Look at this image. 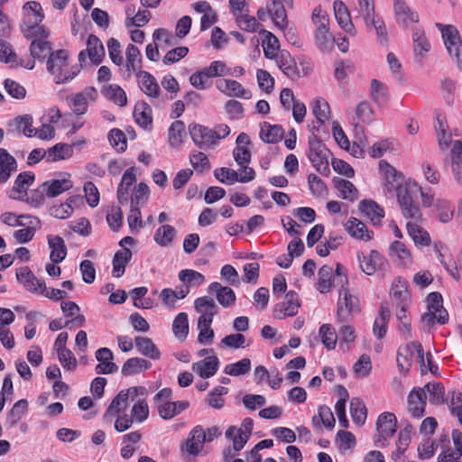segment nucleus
I'll list each match as a JSON object with an SVG mask.
<instances>
[{
    "label": "nucleus",
    "instance_id": "obj_58",
    "mask_svg": "<svg viewBox=\"0 0 462 462\" xmlns=\"http://www.w3.org/2000/svg\"><path fill=\"white\" fill-rule=\"evenodd\" d=\"M315 44L323 52H329L334 49L335 37L330 32H315Z\"/></svg>",
    "mask_w": 462,
    "mask_h": 462
},
{
    "label": "nucleus",
    "instance_id": "obj_62",
    "mask_svg": "<svg viewBox=\"0 0 462 462\" xmlns=\"http://www.w3.org/2000/svg\"><path fill=\"white\" fill-rule=\"evenodd\" d=\"M179 279L186 283V285H200L205 282V277L200 273L194 270H182L179 273Z\"/></svg>",
    "mask_w": 462,
    "mask_h": 462
},
{
    "label": "nucleus",
    "instance_id": "obj_39",
    "mask_svg": "<svg viewBox=\"0 0 462 462\" xmlns=\"http://www.w3.org/2000/svg\"><path fill=\"white\" fill-rule=\"evenodd\" d=\"M9 125L14 126V131L22 132L25 136L36 135V130L32 127V117L30 115L16 116Z\"/></svg>",
    "mask_w": 462,
    "mask_h": 462
},
{
    "label": "nucleus",
    "instance_id": "obj_6",
    "mask_svg": "<svg viewBox=\"0 0 462 462\" xmlns=\"http://www.w3.org/2000/svg\"><path fill=\"white\" fill-rule=\"evenodd\" d=\"M358 2L359 14L363 16L366 25L373 24L377 35L386 40V28L383 22L374 18V0H358Z\"/></svg>",
    "mask_w": 462,
    "mask_h": 462
},
{
    "label": "nucleus",
    "instance_id": "obj_47",
    "mask_svg": "<svg viewBox=\"0 0 462 462\" xmlns=\"http://www.w3.org/2000/svg\"><path fill=\"white\" fill-rule=\"evenodd\" d=\"M185 134V124L180 120L173 122L168 131L170 145L172 147L180 145L183 142V137Z\"/></svg>",
    "mask_w": 462,
    "mask_h": 462
},
{
    "label": "nucleus",
    "instance_id": "obj_54",
    "mask_svg": "<svg viewBox=\"0 0 462 462\" xmlns=\"http://www.w3.org/2000/svg\"><path fill=\"white\" fill-rule=\"evenodd\" d=\"M105 96L120 106H125L127 97L124 89L117 85H109L104 89Z\"/></svg>",
    "mask_w": 462,
    "mask_h": 462
},
{
    "label": "nucleus",
    "instance_id": "obj_37",
    "mask_svg": "<svg viewBox=\"0 0 462 462\" xmlns=\"http://www.w3.org/2000/svg\"><path fill=\"white\" fill-rule=\"evenodd\" d=\"M277 63L288 78L296 79L300 77L296 62L291 59L289 52L282 51L278 57Z\"/></svg>",
    "mask_w": 462,
    "mask_h": 462
},
{
    "label": "nucleus",
    "instance_id": "obj_15",
    "mask_svg": "<svg viewBox=\"0 0 462 462\" xmlns=\"http://www.w3.org/2000/svg\"><path fill=\"white\" fill-rule=\"evenodd\" d=\"M391 311L387 302H382L379 310V315L373 325V333L378 338L384 337L387 332L388 322L390 320Z\"/></svg>",
    "mask_w": 462,
    "mask_h": 462
},
{
    "label": "nucleus",
    "instance_id": "obj_12",
    "mask_svg": "<svg viewBox=\"0 0 462 462\" xmlns=\"http://www.w3.org/2000/svg\"><path fill=\"white\" fill-rule=\"evenodd\" d=\"M427 394L424 388H413L408 395V410L416 418L424 415Z\"/></svg>",
    "mask_w": 462,
    "mask_h": 462
},
{
    "label": "nucleus",
    "instance_id": "obj_19",
    "mask_svg": "<svg viewBox=\"0 0 462 462\" xmlns=\"http://www.w3.org/2000/svg\"><path fill=\"white\" fill-rule=\"evenodd\" d=\"M393 1L394 13L398 23L404 26H408L410 23H417L419 21L418 14L410 9L404 0Z\"/></svg>",
    "mask_w": 462,
    "mask_h": 462
},
{
    "label": "nucleus",
    "instance_id": "obj_22",
    "mask_svg": "<svg viewBox=\"0 0 462 462\" xmlns=\"http://www.w3.org/2000/svg\"><path fill=\"white\" fill-rule=\"evenodd\" d=\"M134 171H135L134 167L128 168L123 174L121 182L118 186L116 196H117L118 202L122 205L127 203L128 190L136 180Z\"/></svg>",
    "mask_w": 462,
    "mask_h": 462
},
{
    "label": "nucleus",
    "instance_id": "obj_28",
    "mask_svg": "<svg viewBox=\"0 0 462 462\" xmlns=\"http://www.w3.org/2000/svg\"><path fill=\"white\" fill-rule=\"evenodd\" d=\"M205 436L202 435V429L196 427L186 439L182 449H184L189 455L196 456L199 453L203 443L205 442Z\"/></svg>",
    "mask_w": 462,
    "mask_h": 462
},
{
    "label": "nucleus",
    "instance_id": "obj_16",
    "mask_svg": "<svg viewBox=\"0 0 462 462\" xmlns=\"http://www.w3.org/2000/svg\"><path fill=\"white\" fill-rule=\"evenodd\" d=\"M357 259L360 263V268L367 275L374 274L377 266L383 264V256L376 250H372L368 256H365L363 253H359Z\"/></svg>",
    "mask_w": 462,
    "mask_h": 462
},
{
    "label": "nucleus",
    "instance_id": "obj_49",
    "mask_svg": "<svg viewBox=\"0 0 462 462\" xmlns=\"http://www.w3.org/2000/svg\"><path fill=\"white\" fill-rule=\"evenodd\" d=\"M350 414L352 420L357 425H363L366 420V408L359 398H353L350 402Z\"/></svg>",
    "mask_w": 462,
    "mask_h": 462
},
{
    "label": "nucleus",
    "instance_id": "obj_24",
    "mask_svg": "<svg viewBox=\"0 0 462 462\" xmlns=\"http://www.w3.org/2000/svg\"><path fill=\"white\" fill-rule=\"evenodd\" d=\"M345 228L352 237L356 239L369 241L372 238L373 232L369 231L365 225L356 217H350L345 224Z\"/></svg>",
    "mask_w": 462,
    "mask_h": 462
},
{
    "label": "nucleus",
    "instance_id": "obj_23",
    "mask_svg": "<svg viewBox=\"0 0 462 462\" xmlns=\"http://www.w3.org/2000/svg\"><path fill=\"white\" fill-rule=\"evenodd\" d=\"M359 210L365 217L370 218L374 225L381 223L382 218L384 217V211L375 201L370 199H364L359 203Z\"/></svg>",
    "mask_w": 462,
    "mask_h": 462
},
{
    "label": "nucleus",
    "instance_id": "obj_61",
    "mask_svg": "<svg viewBox=\"0 0 462 462\" xmlns=\"http://www.w3.org/2000/svg\"><path fill=\"white\" fill-rule=\"evenodd\" d=\"M265 38L263 41V53L267 59H273L276 56V51L279 49L278 39L270 32L263 31Z\"/></svg>",
    "mask_w": 462,
    "mask_h": 462
},
{
    "label": "nucleus",
    "instance_id": "obj_43",
    "mask_svg": "<svg viewBox=\"0 0 462 462\" xmlns=\"http://www.w3.org/2000/svg\"><path fill=\"white\" fill-rule=\"evenodd\" d=\"M268 14L276 26L283 29L287 24V14L285 8L280 0H273L271 7L268 9Z\"/></svg>",
    "mask_w": 462,
    "mask_h": 462
},
{
    "label": "nucleus",
    "instance_id": "obj_59",
    "mask_svg": "<svg viewBox=\"0 0 462 462\" xmlns=\"http://www.w3.org/2000/svg\"><path fill=\"white\" fill-rule=\"evenodd\" d=\"M39 23H27L24 24L23 29V34L27 39H42L47 41L49 37V31L44 26H39Z\"/></svg>",
    "mask_w": 462,
    "mask_h": 462
},
{
    "label": "nucleus",
    "instance_id": "obj_35",
    "mask_svg": "<svg viewBox=\"0 0 462 462\" xmlns=\"http://www.w3.org/2000/svg\"><path fill=\"white\" fill-rule=\"evenodd\" d=\"M389 254L391 257L396 258L399 264L402 266L411 263L412 258L409 249L400 241H394L390 245Z\"/></svg>",
    "mask_w": 462,
    "mask_h": 462
},
{
    "label": "nucleus",
    "instance_id": "obj_40",
    "mask_svg": "<svg viewBox=\"0 0 462 462\" xmlns=\"http://www.w3.org/2000/svg\"><path fill=\"white\" fill-rule=\"evenodd\" d=\"M407 231L416 245L428 246L430 245L429 233L416 223H407Z\"/></svg>",
    "mask_w": 462,
    "mask_h": 462
},
{
    "label": "nucleus",
    "instance_id": "obj_33",
    "mask_svg": "<svg viewBox=\"0 0 462 462\" xmlns=\"http://www.w3.org/2000/svg\"><path fill=\"white\" fill-rule=\"evenodd\" d=\"M48 244L51 249L50 258L53 263H60L67 255L64 240L59 236H49Z\"/></svg>",
    "mask_w": 462,
    "mask_h": 462
},
{
    "label": "nucleus",
    "instance_id": "obj_21",
    "mask_svg": "<svg viewBox=\"0 0 462 462\" xmlns=\"http://www.w3.org/2000/svg\"><path fill=\"white\" fill-rule=\"evenodd\" d=\"M17 162L5 149L0 148V183L6 182L11 173L16 171Z\"/></svg>",
    "mask_w": 462,
    "mask_h": 462
},
{
    "label": "nucleus",
    "instance_id": "obj_20",
    "mask_svg": "<svg viewBox=\"0 0 462 462\" xmlns=\"http://www.w3.org/2000/svg\"><path fill=\"white\" fill-rule=\"evenodd\" d=\"M88 56L91 62L99 65L105 57V48L99 38L94 34H90L87 40Z\"/></svg>",
    "mask_w": 462,
    "mask_h": 462
},
{
    "label": "nucleus",
    "instance_id": "obj_27",
    "mask_svg": "<svg viewBox=\"0 0 462 462\" xmlns=\"http://www.w3.org/2000/svg\"><path fill=\"white\" fill-rule=\"evenodd\" d=\"M413 52L417 61L421 62L426 53L430 50V44L425 35V32L417 30L412 34Z\"/></svg>",
    "mask_w": 462,
    "mask_h": 462
},
{
    "label": "nucleus",
    "instance_id": "obj_42",
    "mask_svg": "<svg viewBox=\"0 0 462 462\" xmlns=\"http://www.w3.org/2000/svg\"><path fill=\"white\" fill-rule=\"evenodd\" d=\"M425 393H429V402L434 405H440L446 402L445 388L440 383H428L424 387Z\"/></svg>",
    "mask_w": 462,
    "mask_h": 462
},
{
    "label": "nucleus",
    "instance_id": "obj_29",
    "mask_svg": "<svg viewBox=\"0 0 462 462\" xmlns=\"http://www.w3.org/2000/svg\"><path fill=\"white\" fill-rule=\"evenodd\" d=\"M151 366L152 364L143 358L132 357L123 365L121 373L124 376H131L148 370Z\"/></svg>",
    "mask_w": 462,
    "mask_h": 462
},
{
    "label": "nucleus",
    "instance_id": "obj_36",
    "mask_svg": "<svg viewBox=\"0 0 462 462\" xmlns=\"http://www.w3.org/2000/svg\"><path fill=\"white\" fill-rule=\"evenodd\" d=\"M137 78L140 79L142 90L149 97H158L160 88L155 79L147 71L139 70Z\"/></svg>",
    "mask_w": 462,
    "mask_h": 462
},
{
    "label": "nucleus",
    "instance_id": "obj_64",
    "mask_svg": "<svg viewBox=\"0 0 462 462\" xmlns=\"http://www.w3.org/2000/svg\"><path fill=\"white\" fill-rule=\"evenodd\" d=\"M319 420L322 424L327 428H333L335 425V418L331 410L326 406L321 405L319 407V417L314 416L312 422L314 425H319Z\"/></svg>",
    "mask_w": 462,
    "mask_h": 462
},
{
    "label": "nucleus",
    "instance_id": "obj_48",
    "mask_svg": "<svg viewBox=\"0 0 462 462\" xmlns=\"http://www.w3.org/2000/svg\"><path fill=\"white\" fill-rule=\"evenodd\" d=\"M141 63L142 56L139 49L134 44H129L126 48L127 70L137 74L141 70Z\"/></svg>",
    "mask_w": 462,
    "mask_h": 462
},
{
    "label": "nucleus",
    "instance_id": "obj_60",
    "mask_svg": "<svg viewBox=\"0 0 462 462\" xmlns=\"http://www.w3.org/2000/svg\"><path fill=\"white\" fill-rule=\"evenodd\" d=\"M336 188L342 193L344 199L355 200L358 191L354 184L346 180H334Z\"/></svg>",
    "mask_w": 462,
    "mask_h": 462
},
{
    "label": "nucleus",
    "instance_id": "obj_51",
    "mask_svg": "<svg viewBox=\"0 0 462 462\" xmlns=\"http://www.w3.org/2000/svg\"><path fill=\"white\" fill-rule=\"evenodd\" d=\"M172 330L176 337L184 340L189 333L188 315L180 312L177 315L172 323Z\"/></svg>",
    "mask_w": 462,
    "mask_h": 462
},
{
    "label": "nucleus",
    "instance_id": "obj_10",
    "mask_svg": "<svg viewBox=\"0 0 462 462\" xmlns=\"http://www.w3.org/2000/svg\"><path fill=\"white\" fill-rule=\"evenodd\" d=\"M380 171L383 173L385 179V189L388 192L393 190L398 193L399 188H407V185H402L401 180H402V174L398 172L392 165L385 161H380L379 162Z\"/></svg>",
    "mask_w": 462,
    "mask_h": 462
},
{
    "label": "nucleus",
    "instance_id": "obj_4",
    "mask_svg": "<svg viewBox=\"0 0 462 462\" xmlns=\"http://www.w3.org/2000/svg\"><path fill=\"white\" fill-rule=\"evenodd\" d=\"M254 422L251 418H245L239 428L230 426L226 431V437L234 443L235 450H241L252 435Z\"/></svg>",
    "mask_w": 462,
    "mask_h": 462
},
{
    "label": "nucleus",
    "instance_id": "obj_34",
    "mask_svg": "<svg viewBox=\"0 0 462 462\" xmlns=\"http://www.w3.org/2000/svg\"><path fill=\"white\" fill-rule=\"evenodd\" d=\"M34 180V174L31 171H24L20 173L15 181L14 185L12 189V193L10 195V198L13 199H22L21 196H15L14 193H19V194H26L29 187L31 184H32Z\"/></svg>",
    "mask_w": 462,
    "mask_h": 462
},
{
    "label": "nucleus",
    "instance_id": "obj_44",
    "mask_svg": "<svg viewBox=\"0 0 462 462\" xmlns=\"http://www.w3.org/2000/svg\"><path fill=\"white\" fill-rule=\"evenodd\" d=\"M23 10L25 12L26 19L24 24L40 23L44 17L42 6L36 1L27 2L23 6Z\"/></svg>",
    "mask_w": 462,
    "mask_h": 462
},
{
    "label": "nucleus",
    "instance_id": "obj_25",
    "mask_svg": "<svg viewBox=\"0 0 462 462\" xmlns=\"http://www.w3.org/2000/svg\"><path fill=\"white\" fill-rule=\"evenodd\" d=\"M131 399L125 390H122L112 400L111 403L107 407L106 412L103 415V420L109 421L111 417L115 414L125 411L128 406V400Z\"/></svg>",
    "mask_w": 462,
    "mask_h": 462
},
{
    "label": "nucleus",
    "instance_id": "obj_17",
    "mask_svg": "<svg viewBox=\"0 0 462 462\" xmlns=\"http://www.w3.org/2000/svg\"><path fill=\"white\" fill-rule=\"evenodd\" d=\"M219 361L216 356H208L192 365V370L202 378L213 376L218 369Z\"/></svg>",
    "mask_w": 462,
    "mask_h": 462
},
{
    "label": "nucleus",
    "instance_id": "obj_63",
    "mask_svg": "<svg viewBox=\"0 0 462 462\" xmlns=\"http://www.w3.org/2000/svg\"><path fill=\"white\" fill-rule=\"evenodd\" d=\"M28 402L25 399L19 400L12 407L8 414V421L11 426L16 425L23 415L26 412Z\"/></svg>",
    "mask_w": 462,
    "mask_h": 462
},
{
    "label": "nucleus",
    "instance_id": "obj_2",
    "mask_svg": "<svg viewBox=\"0 0 462 462\" xmlns=\"http://www.w3.org/2000/svg\"><path fill=\"white\" fill-rule=\"evenodd\" d=\"M309 150L308 158L310 161L312 166L321 174L328 175V158L331 155L329 150H328L324 143L317 137L316 134H312L309 138Z\"/></svg>",
    "mask_w": 462,
    "mask_h": 462
},
{
    "label": "nucleus",
    "instance_id": "obj_32",
    "mask_svg": "<svg viewBox=\"0 0 462 462\" xmlns=\"http://www.w3.org/2000/svg\"><path fill=\"white\" fill-rule=\"evenodd\" d=\"M416 353L415 346H411V342L404 346L399 347L397 351V365L401 372L408 373L411 366V360Z\"/></svg>",
    "mask_w": 462,
    "mask_h": 462
},
{
    "label": "nucleus",
    "instance_id": "obj_53",
    "mask_svg": "<svg viewBox=\"0 0 462 462\" xmlns=\"http://www.w3.org/2000/svg\"><path fill=\"white\" fill-rule=\"evenodd\" d=\"M319 335L322 344L328 349L332 350L336 347L337 335L336 330L329 324H323L319 328Z\"/></svg>",
    "mask_w": 462,
    "mask_h": 462
},
{
    "label": "nucleus",
    "instance_id": "obj_13",
    "mask_svg": "<svg viewBox=\"0 0 462 462\" xmlns=\"http://www.w3.org/2000/svg\"><path fill=\"white\" fill-rule=\"evenodd\" d=\"M217 88L228 97H236L250 99L252 93L245 89L238 81L233 79H221L217 82Z\"/></svg>",
    "mask_w": 462,
    "mask_h": 462
},
{
    "label": "nucleus",
    "instance_id": "obj_5",
    "mask_svg": "<svg viewBox=\"0 0 462 462\" xmlns=\"http://www.w3.org/2000/svg\"><path fill=\"white\" fill-rule=\"evenodd\" d=\"M343 298L339 295L337 302V318L339 323L347 322L354 311L358 310V299L344 289Z\"/></svg>",
    "mask_w": 462,
    "mask_h": 462
},
{
    "label": "nucleus",
    "instance_id": "obj_31",
    "mask_svg": "<svg viewBox=\"0 0 462 462\" xmlns=\"http://www.w3.org/2000/svg\"><path fill=\"white\" fill-rule=\"evenodd\" d=\"M134 345L143 356L151 359L157 360L161 357V353L152 340L145 337H136L134 338Z\"/></svg>",
    "mask_w": 462,
    "mask_h": 462
},
{
    "label": "nucleus",
    "instance_id": "obj_30",
    "mask_svg": "<svg viewBox=\"0 0 462 462\" xmlns=\"http://www.w3.org/2000/svg\"><path fill=\"white\" fill-rule=\"evenodd\" d=\"M391 300L394 304L397 305H409L410 304V292L408 291V284L399 279L397 282H395L390 292Z\"/></svg>",
    "mask_w": 462,
    "mask_h": 462
},
{
    "label": "nucleus",
    "instance_id": "obj_7",
    "mask_svg": "<svg viewBox=\"0 0 462 462\" xmlns=\"http://www.w3.org/2000/svg\"><path fill=\"white\" fill-rule=\"evenodd\" d=\"M398 202L402 209V213L406 217L414 220L421 218V212L419 205L413 201L411 191L407 188H399L397 193Z\"/></svg>",
    "mask_w": 462,
    "mask_h": 462
},
{
    "label": "nucleus",
    "instance_id": "obj_11",
    "mask_svg": "<svg viewBox=\"0 0 462 462\" xmlns=\"http://www.w3.org/2000/svg\"><path fill=\"white\" fill-rule=\"evenodd\" d=\"M300 306L298 294L290 291L285 295V300L275 307L274 317L282 319L287 316H294L298 313Z\"/></svg>",
    "mask_w": 462,
    "mask_h": 462
},
{
    "label": "nucleus",
    "instance_id": "obj_56",
    "mask_svg": "<svg viewBox=\"0 0 462 462\" xmlns=\"http://www.w3.org/2000/svg\"><path fill=\"white\" fill-rule=\"evenodd\" d=\"M332 267L329 265H323L319 271V279H318V290L321 293L328 292L332 285L331 278H332Z\"/></svg>",
    "mask_w": 462,
    "mask_h": 462
},
{
    "label": "nucleus",
    "instance_id": "obj_55",
    "mask_svg": "<svg viewBox=\"0 0 462 462\" xmlns=\"http://www.w3.org/2000/svg\"><path fill=\"white\" fill-rule=\"evenodd\" d=\"M312 113L319 126L322 125L330 116V108L328 102L324 100H315L312 104Z\"/></svg>",
    "mask_w": 462,
    "mask_h": 462
},
{
    "label": "nucleus",
    "instance_id": "obj_57",
    "mask_svg": "<svg viewBox=\"0 0 462 462\" xmlns=\"http://www.w3.org/2000/svg\"><path fill=\"white\" fill-rule=\"evenodd\" d=\"M250 369V359L243 358L236 363L227 365L224 369V373L232 376H239L247 374Z\"/></svg>",
    "mask_w": 462,
    "mask_h": 462
},
{
    "label": "nucleus",
    "instance_id": "obj_41",
    "mask_svg": "<svg viewBox=\"0 0 462 462\" xmlns=\"http://www.w3.org/2000/svg\"><path fill=\"white\" fill-rule=\"evenodd\" d=\"M47 161L57 162L69 158L73 154V146L66 143H57L46 151Z\"/></svg>",
    "mask_w": 462,
    "mask_h": 462
},
{
    "label": "nucleus",
    "instance_id": "obj_8",
    "mask_svg": "<svg viewBox=\"0 0 462 462\" xmlns=\"http://www.w3.org/2000/svg\"><path fill=\"white\" fill-rule=\"evenodd\" d=\"M397 420L392 412H383L379 415L376 421L377 435L375 442L384 441L396 432Z\"/></svg>",
    "mask_w": 462,
    "mask_h": 462
},
{
    "label": "nucleus",
    "instance_id": "obj_14",
    "mask_svg": "<svg viewBox=\"0 0 462 462\" xmlns=\"http://www.w3.org/2000/svg\"><path fill=\"white\" fill-rule=\"evenodd\" d=\"M333 7L335 18L341 29L351 35H355V26L351 21V16L346 5L340 0H336Z\"/></svg>",
    "mask_w": 462,
    "mask_h": 462
},
{
    "label": "nucleus",
    "instance_id": "obj_1",
    "mask_svg": "<svg viewBox=\"0 0 462 462\" xmlns=\"http://www.w3.org/2000/svg\"><path fill=\"white\" fill-rule=\"evenodd\" d=\"M47 69L54 76L56 84H63L74 79L80 71L78 65L69 67V53L63 49L50 53Z\"/></svg>",
    "mask_w": 462,
    "mask_h": 462
},
{
    "label": "nucleus",
    "instance_id": "obj_3",
    "mask_svg": "<svg viewBox=\"0 0 462 462\" xmlns=\"http://www.w3.org/2000/svg\"><path fill=\"white\" fill-rule=\"evenodd\" d=\"M436 27L440 30L444 43L450 56L455 58L458 64L462 63V42L458 31L453 25L436 23Z\"/></svg>",
    "mask_w": 462,
    "mask_h": 462
},
{
    "label": "nucleus",
    "instance_id": "obj_46",
    "mask_svg": "<svg viewBox=\"0 0 462 462\" xmlns=\"http://www.w3.org/2000/svg\"><path fill=\"white\" fill-rule=\"evenodd\" d=\"M51 52V44L48 41L34 39L31 42L30 53L34 59L43 60Z\"/></svg>",
    "mask_w": 462,
    "mask_h": 462
},
{
    "label": "nucleus",
    "instance_id": "obj_38",
    "mask_svg": "<svg viewBox=\"0 0 462 462\" xmlns=\"http://www.w3.org/2000/svg\"><path fill=\"white\" fill-rule=\"evenodd\" d=\"M132 258V252L128 248H123L117 251L113 258V275L116 278L121 277L125 270L126 263Z\"/></svg>",
    "mask_w": 462,
    "mask_h": 462
},
{
    "label": "nucleus",
    "instance_id": "obj_45",
    "mask_svg": "<svg viewBox=\"0 0 462 462\" xmlns=\"http://www.w3.org/2000/svg\"><path fill=\"white\" fill-rule=\"evenodd\" d=\"M288 254L284 256L286 263L282 261H278V265L282 268H289L291 265L293 258L296 256H300L304 252V244L301 239L298 238L297 240H292L289 243L288 247Z\"/></svg>",
    "mask_w": 462,
    "mask_h": 462
},
{
    "label": "nucleus",
    "instance_id": "obj_52",
    "mask_svg": "<svg viewBox=\"0 0 462 462\" xmlns=\"http://www.w3.org/2000/svg\"><path fill=\"white\" fill-rule=\"evenodd\" d=\"M264 125L267 127V130L262 129L261 131V138L263 142L277 143L282 139L284 131L281 125H271L267 123H264Z\"/></svg>",
    "mask_w": 462,
    "mask_h": 462
},
{
    "label": "nucleus",
    "instance_id": "obj_50",
    "mask_svg": "<svg viewBox=\"0 0 462 462\" xmlns=\"http://www.w3.org/2000/svg\"><path fill=\"white\" fill-rule=\"evenodd\" d=\"M175 235L176 230L172 226L162 225L156 230L154 240L161 246H168L171 244Z\"/></svg>",
    "mask_w": 462,
    "mask_h": 462
},
{
    "label": "nucleus",
    "instance_id": "obj_26",
    "mask_svg": "<svg viewBox=\"0 0 462 462\" xmlns=\"http://www.w3.org/2000/svg\"><path fill=\"white\" fill-rule=\"evenodd\" d=\"M43 184L46 189V197L49 198H55L73 187L69 175L68 178L44 181Z\"/></svg>",
    "mask_w": 462,
    "mask_h": 462
},
{
    "label": "nucleus",
    "instance_id": "obj_9",
    "mask_svg": "<svg viewBox=\"0 0 462 462\" xmlns=\"http://www.w3.org/2000/svg\"><path fill=\"white\" fill-rule=\"evenodd\" d=\"M189 134L194 143L200 149L212 147L216 144L213 130L198 124L189 125Z\"/></svg>",
    "mask_w": 462,
    "mask_h": 462
},
{
    "label": "nucleus",
    "instance_id": "obj_18",
    "mask_svg": "<svg viewBox=\"0 0 462 462\" xmlns=\"http://www.w3.org/2000/svg\"><path fill=\"white\" fill-rule=\"evenodd\" d=\"M427 308L430 311H436L439 313V324H446L448 322V313L443 307V299L439 292L433 291L427 296Z\"/></svg>",
    "mask_w": 462,
    "mask_h": 462
}]
</instances>
